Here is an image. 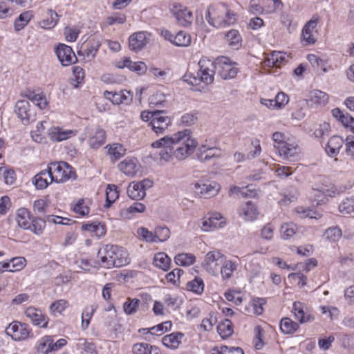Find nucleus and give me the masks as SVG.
Listing matches in <instances>:
<instances>
[{
    "label": "nucleus",
    "mask_w": 354,
    "mask_h": 354,
    "mask_svg": "<svg viewBox=\"0 0 354 354\" xmlns=\"http://www.w3.org/2000/svg\"><path fill=\"white\" fill-rule=\"evenodd\" d=\"M196 142L191 138V131L185 129L178 131L171 136H164L151 144L152 147L165 146L174 148V156L179 160H185L194 153Z\"/></svg>",
    "instance_id": "obj_1"
},
{
    "label": "nucleus",
    "mask_w": 354,
    "mask_h": 354,
    "mask_svg": "<svg viewBox=\"0 0 354 354\" xmlns=\"http://www.w3.org/2000/svg\"><path fill=\"white\" fill-rule=\"evenodd\" d=\"M205 19L217 28L228 27L236 21V14L224 3L210 7L205 13Z\"/></svg>",
    "instance_id": "obj_2"
},
{
    "label": "nucleus",
    "mask_w": 354,
    "mask_h": 354,
    "mask_svg": "<svg viewBox=\"0 0 354 354\" xmlns=\"http://www.w3.org/2000/svg\"><path fill=\"white\" fill-rule=\"evenodd\" d=\"M198 66L197 76L189 77L188 79V75L185 74L183 76L184 81L192 85H197L200 82L211 84L214 81V75L216 70V63L207 57H202L198 62Z\"/></svg>",
    "instance_id": "obj_3"
},
{
    "label": "nucleus",
    "mask_w": 354,
    "mask_h": 354,
    "mask_svg": "<svg viewBox=\"0 0 354 354\" xmlns=\"http://www.w3.org/2000/svg\"><path fill=\"white\" fill-rule=\"evenodd\" d=\"M121 252L120 248L114 245H106L100 249L97 257L101 261L102 266L110 269L125 265L127 259L122 257Z\"/></svg>",
    "instance_id": "obj_4"
},
{
    "label": "nucleus",
    "mask_w": 354,
    "mask_h": 354,
    "mask_svg": "<svg viewBox=\"0 0 354 354\" xmlns=\"http://www.w3.org/2000/svg\"><path fill=\"white\" fill-rule=\"evenodd\" d=\"M47 169L53 182L64 183L77 177L73 168L66 162H51Z\"/></svg>",
    "instance_id": "obj_5"
},
{
    "label": "nucleus",
    "mask_w": 354,
    "mask_h": 354,
    "mask_svg": "<svg viewBox=\"0 0 354 354\" xmlns=\"http://www.w3.org/2000/svg\"><path fill=\"white\" fill-rule=\"evenodd\" d=\"M225 259V257L218 250L207 253L203 263V268L210 274L216 275Z\"/></svg>",
    "instance_id": "obj_6"
},
{
    "label": "nucleus",
    "mask_w": 354,
    "mask_h": 354,
    "mask_svg": "<svg viewBox=\"0 0 354 354\" xmlns=\"http://www.w3.org/2000/svg\"><path fill=\"white\" fill-rule=\"evenodd\" d=\"M337 192V189L334 185H320L313 187L309 193V198L317 205H321L326 202L327 197H333Z\"/></svg>",
    "instance_id": "obj_7"
},
{
    "label": "nucleus",
    "mask_w": 354,
    "mask_h": 354,
    "mask_svg": "<svg viewBox=\"0 0 354 354\" xmlns=\"http://www.w3.org/2000/svg\"><path fill=\"white\" fill-rule=\"evenodd\" d=\"M15 113L18 118L25 125L30 124L35 120V113L30 109V105L27 100H19L15 104Z\"/></svg>",
    "instance_id": "obj_8"
},
{
    "label": "nucleus",
    "mask_w": 354,
    "mask_h": 354,
    "mask_svg": "<svg viewBox=\"0 0 354 354\" xmlns=\"http://www.w3.org/2000/svg\"><path fill=\"white\" fill-rule=\"evenodd\" d=\"M216 70L223 80L232 79L236 77L238 69L231 62L229 58L222 57L216 62Z\"/></svg>",
    "instance_id": "obj_9"
},
{
    "label": "nucleus",
    "mask_w": 354,
    "mask_h": 354,
    "mask_svg": "<svg viewBox=\"0 0 354 354\" xmlns=\"http://www.w3.org/2000/svg\"><path fill=\"white\" fill-rule=\"evenodd\" d=\"M223 156V151L218 147H209L203 144L196 152L197 158L202 162L210 161L214 158H220Z\"/></svg>",
    "instance_id": "obj_10"
},
{
    "label": "nucleus",
    "mask_w": 354,
    "mask_h": 354,
    "mask_svg": "<svg viewBox=\"0 0 354 354\" xmlns=\"http://www.w3.org/2000/svg\"><path fill=\"white\" fill-rule=\"evenodd\" d=\"M55 53L60 63L64 66L75 64L77 60L72 48L66 44H59L57 47Z\"/></svg>",
    "instance_id": "obj_11"
},
{
    "label": "nucleus",
    "mask_w": 354,
    "mask_h": 354,
    "mask_svg": "<svg viewBox=\"0 0 354 354\" xmlns=\"http://www.w3.org/2000/svg\"><path fill=\"white\" fill-rule=\"evenodd\" d=\"M164 113V111H160V115L155 116V118H153V120L149 123V126L157 136L164 134L171 124L170 118L165 115Z\"/></svg>",
    "instance_id": "obj_12"
},
{
    "label": "nucleus",
    "mask_w": 354,
    "mask_h": 354,
    "mask_svg": "<svg viewBox=\"0 0 354 354\" xmlns=\"http://www.w3.org/2000/svg\"><path fill=\"white\" fill-rule=\"evenodd\" d=\"M319 22V17L314 15L303 28L301 36L306 44H313L316 41L313 32Z\"/></svg>",
    "instance_id": "obj_13"
},
{
    "label": "nucleus",
    "mask_w": 354,
    "mask_h": 354,
    "mask_svg": "<svg viewBox=\"0 0 354 354\" xmlns=\"http://www.w3.org/2000/svg\"><path fill=\"white\" fill-rule=\"evenodd\" d=\"M118 167L120 171L130 176H134L140 168L138 160L135 158H125Z\"/></svg>",
    "instance_id": "obj_14"
},
{
    "label": "nucleus",
    "mask_w": 354,
    "mask_h": 354,
    "mask_svg": "<svg viewBox=\"0 0 354 354\" xmlns=\"http://www.w3.org/2000/svg\"><path fill=\"white\" fill-rule=\"evenodd\" d=\"M150 35L147 32L133 33L129 37V47L134 51L141 50L149 41Z\"/></svg>",
    "instance_id": "obj_15"
},
{
    "label": "nucleus",
    "mask_w": 354,
    "mask_h": 354,
    "mask_svg": "<svg viewBox=\"0 0 354 354\" xmlns=\"http://www.w3.org/2000/svg\"><path fill=\"white\" fill-rule=\"evenodd\" d=\"M26 315L29 317L35 325L45 328L48 324V318L39 309L29 307L25 311Z\"/></svg>",
    "instance_id": "obj_16"
},
{
    "label": "nucleus",
    "mask_w": 354,
    "mask_h": 354,
    "mask_svg": "<svg viewBox=\"0 0 354 354\" xmlns=\"http://www.w3.org/2000/svg\"><path fill=\"white\" fill-rule=\"evenodd\" d=\"M221 218V214L217 212L208 218H203L201 220L199 224L201 230L204 232H208L220 227L221 223H218V221Z\"/></svg>",
    "instance_id": "obj_17"
},
{
    "label": "nucleus",
    "mask_w": 354,
    "mask_h": 354,
    "mask_svg": "<svg viewBox=\"0 0 354 354\" xmlns=\"http://www.w3.org/2000/svg\"><path fill=\"white\" fill-rule=\"evenodd\" d=\"M118 67L120 68L127 67L129 70L135 71L139 75L145 73L147 71V66L144 62H133L129 57H125L122 64H118Z\"/></svg>",
    "instance_id": "obj_18"
},
{
    "label": "nucleus",
    "mask_w": 354,
    "mask_h": 354,
    "mask_svg": "<svg viewBox=\"0 0 354 354\" xmlns=\"http://www.w3.org/2000/svg\"><path fill=\"white\" fill-rule=\"evenodd\" d=\"M345 140L342 137L334 136L331 137L326 145V151L331 156H336L344 144Z\"/></svg>",
    "instance_id": "obj_19"
},
{
    "label": "nucleus",
    "mask_w": 354,
    "mask_h": 354,
    "mask_svg": "<svg viewBox=\"0 0 354 354\" xmlns=\"http://www.w3.org/2000/svg\"><path fill=\"white\" fill-rule=\"evenodd\" d=\"M52 182L48 169L40 171L32 179V183L39 189L46 188L48 184Z\"/></svg>",
    "instance_id": "obj_20"
},
{
    "label": "nucleus",
    "mask_w": 354,
    "mask_h": 354,
    "mask_svg": "<svg viewBox=\"0 0 354 354\" xmlns=\"http://www.w3.org/2000/svg\"><path fill=\"white\" fill-rule=\"evenodd\" d=\"M105 131L102 129L97 128L94 133L90 136L88 139V143L91 148L97 149L105 142Z\"/></svg>",
    "instance_id": "obj_21"
},
{
    "label": "nucleus",
    "mask_w": 354,
    "mask_h": 354,
    "mask_svg": "<svg viewBox=\"0 0 354 354\" xmlns=\"http://www.w3.org/2000/svg\"><path fill=\"white\" fill-rule=\"evenodd\" d=\"M258 214L256 205L252 202H247L240 209L241 216L246 221L254 220Z\"/></svg>",
    "instance_id": "obj_22"
},
{
    "label": "nucleus",
    "mask_w": 354,
    "mask_h": 354,
    "mask_svg": "<svg viewBox=\"0 0 354 354\" xmlns=\"http://www.w3.org/2000/svg\"><path fill=\"white\" fill-rule=\"evenodd\" d=\"M279 155L284 159L290 160L297 153V147L287 142H281L279 145H274Z\"/></svg>",
    "instance_id": "obj_23"
},
{
    "label": "nucleus",
    "mask_w": 354,
    "mask_h": 354,
    "mask_svg": "<svg viewBox=\"0 0 354 354\" xmlns=\"http://www.w3.org/2000/svg\"><path fill=\"white\" fill-rule=\"evenodd\" d=\"M328 100V95L319 90H313L309 94L308 105L313 106V104L321 105L327 103Z\"/></svg>",
    "instance_id": "obj_24"
},
{
    "label": "nucleus",
    "mask_w": 354,
    "mask_h": 354,
    "mask_svg": "<svg viewBox=\"0 0 354 354\" xmlns=\"http://www.w3.org/2000/svg\"><path fill=\"white\" fill-rule=\"evenodd\" d=\"M183 336L184 333H169L162 337V344L171 349L177 348Z\"/></svg>",
    "instance_id": "obj_25"
},
{
    "label": "nucleus",
    "mask_w": 354,
    "mask_h": 354,
    "mask_svg": "<svg viewBox=\"0 0 354 354\" xmlns=\"http://www.w3.org/2000/svg\"><path fill=\"white\" fill-rule=\"evenodd\" d=\"M17 222L18 225L25 230H28L31 227L30 224V214L26 208H20L17 211Z\"/></svg>",
    "instance_id": "obj_26"
},
{
    "label": "nucleus",
    "mask_w": 354,
    "mask_h": 354,
    "mask_svg": "<svg viewBox=\"0 0 354 354\" xmlns=\"http://www.w3.org/2000/svg\"><path fill=\"white\" fill-rule=\"evenodd\" d=\"M225 41L233 49H239L241 46L242 37L239 31L234 29L230 30L225 34Z\"/></svg>",
    "instance_id": "obj_27"
},
{
    "label": "nucleus",
    "mask_w": 354,
    "mask_h": 354,
    "mask_svg": "<svg viewBox=\"0 0 354 354\" xmlns=\"http://www.w3.org/2000/svg\"><path fill=\"white\" fill-rule=\"evenodd\" d=\"M146 207L142 203L135 202L126 209L120 211V214L125 218H131L136 213H142L145 211Z\"/></svg>",
    "instance_id": "obj_28"
},
{
    "label": "nucleus",
    "mask_w": 354,
    "mask_h": 354,
    "mask_svg": "<svg viewBox=\"0 0 354 354\" xmlns=\"http://www.w3.org/2000/svg\"><path fill=\"white\" fill-rule=\"evenodd\" d=\"M77 131L76 130H64L62 128H55L51 131V138L58 142L63 141L75 136Z\"/></svg>",
    "instance_id": "obj_29"
},
{
    "label": "nucleus",
    "mask_w": 354,
    "mask_h": 354,
    "mask_svg": "<svg viewBox=\"0 0 354 354\" xmlns=\"http://www.w3.org/2000/svg\"><path fill=\"white\" fill-rule=\"evenodd\" d=\"M292 311L295 317L299 321L301 324L310 322L314 319L313 315L306 314L302 307L301 304L299 302H295L293 304Z\"/></svg>",
    "instance_id": "obj_30"
},
{
    "label": "nucleus",
    "mask_w": 354,
    "mask_h": 354,
    "mask_svg": "<svg viewBox=\"0 0 354 354\" xmlns=\"http://www.w3.org/2000/svg\"><path fill=\"white\" fill-rule=\"evenodd\" d=\"M286 62L285 55L281 52H273L265 61L268 67L279 68Z\"/></svg>",
    "instance_id": "obj_31"
},
{
    "label": "nucleus",
    "mask_w": 354,
    "mask_h": 354,
    "mask_svg": "<svg viewBox=\"0 0 354 354\" xmlns=\"http://www.w3.org/2000/svg\"><path fill=\"white\" fill-rule=\"evenodd\" d=\"M237 264L230 260H224L220 272L223 279H228L232 277L233 272L236 270Z\"/></svg>",
    "instance_id": "obj_32"
},
{
    "label": "nucleus",
    "mask_w": 354,
    "mask_h": 354,
    "mask_svg": "<svg viewBox=\"0 0 354 354\" xmlns=\"http://www.w3.org/2000/svg\"><path fill=\"white\" fill-rule=\"evenodd\" d=\"M133 351L135 354H159L160 349L156 346L141 343L134 344Z\"/></svg>",
    "instance_id": "obj_33"
},
{
    "label": "nucleus",
    "mask_w": 354,
    "mask_h": 354,
    "mask_svg": "<svg viewBox=\"0 0 354 354\" xmlns=\"http://www.w3.org/2000/svg\"><path fill=\"white\" fill-rule=\"evenodd\" d=\"M175 15L176 20L181 26H187L192 24V13L187 8L178 10Z\"/></svg>",
    "instance_id": "obj_34"
},
{
    "label": "nucleus",
    "mask_w": 354,
    "mask_h": 354,
    "mask_svg": "<svg viewBox=\"0 0 354 354\" xmlns=\"http://www.w3.org/2000/svg\"><path fill=\"white\" fill-rule=\"evenodd\" d=\"M128 196L133 200H141L146 196V192L142 191L137 182H132L127 189Z\"/></svg>",
    "instance_id": "obj_35"
},
{
    "label": "nucleus",
    "mask_w": 354,
    "mask_h": 354,
    "mask_svg": "<svg viewBox=\"0 0 354 354\" xmlns=\"http://www.w3.org/2000/svg\"><path fill=\"white\" fill-rule=\"evenodd\" d=\"M125 153L126 149L124 147L118 143H114L112 145H110L108 149V154L112 161L118 160L120 158L124 156Z\"/></svg>",
    "instance_id": "obj_36"
},
{
    "label": "nucleus",
    "mask_w": 354,
    "mask_h": 354,
    "mask_svg": "<svg viewBox=\"0 0 354 354\" xmlns=\"http://www.w3.org/2000/svg\"><path fill=\"white\" fill-rule=\"evenodd\" d=\"M170 261V258L165 252H158L153 258V265L163 270L169 269Z\"/></svg>",
    "instance_id": "obj_37"
},
{
    "label": "nucleus",
    "mask_w": 354,
    "mask_h": 354,
    "mask_svg": "<svg viewBox=\"0 0 354 354\" xmlns=\"http://www.w3.org/2000/svg\"><path fill=\"white\" fill-rule=\"evenodd\" d=\"M33 17L32 12L31 11H25L22 12L18 18L15 21L14 26L17 31L22 30Z\"/></svg>",
    "instance_id": "obj_38"
},
{
    "label": "nucleus",
    "mask_w": 354,
    "mask_h": 354,
    "mask_svg": "<svg viewBox=\"0 0 354 354\" xmlns=\"http://www.w3.org/2000/svg\"><path fill=\"white\" fill-rule=\"evenodd\" d=\"M119 193L117 190V186L109 184L106 189V207H109L118 198Z\"/></svg>",
    "instance_id": "obj_39"
},
{
    "label": "nucleus",
    "mask_w": 354,
    "mask_h": 354,
    "mask_svg": "<svg viewBox=\"0 0 354 354\" xmlns=\"http://www.w3.org/2000/svg\"><path fill=\"white\" fill-rule=\"evenodd\" d=\"M192 41L191 36L184 31H179L174 38L172 44L177 46H188Z\"/></svg>",
    "instance_id": "obj_40"
},
{
    "label": "nucleus",
    "mask_w": 354,
    "mask_h": 354,
    "mask_svg": "<svg viewBox=\"0 0 354 354\" xmlns=\"http://www.w3.org/2000/svg\"><path fill=\"white\" fill-rule=\"evenodd\" d=\"M48 18L43 19L39 22V26L42 28H52L57 24L58 21V15L56 13V12L52 10H48Z\"/></svg>",
    "instance_id": "obj_41"
},
{
    "label": "nucleus",
    "mask_w": 354,
    "mask_h": 354,
    "mask_svg": "<svg viewBox=\"0 0 354 354\" xmlns=\"http://www.w3.org/2000/svg\"><path fill=\"white\" fill-rule=\"evenodd\" d=\"M97 308V306L96 304H92L85 308V310L82 315V328L83 330L86 329L88 327L90 323V319H91Z\"/></svg>",
    "instance_id": "obj_42"
},
{
    "label": "nucleus",
    "mask_w": 354,
    "mask_h": 354,
    "mask_svg": "<svg viewBox=\"0 0 354 354\" xmlns=\"http://www.w3.org/2000/svg\"><path fill=\"white\" fill-rule=\"evenodd\" d=\"M53 339L50 336H46L39 342L37 351L39 354H48L53 351L52 343Z\"/></svg>",
    "instance_id": "obj_43"
},
{
    "label": "nucleus",
    "mask_w": 354,
    "mask_h": 354,
    "mask_svg": "<svg viewBox=\"0 0 354 354\" xmlns=\"http://www.w3.org/2000/svg\"><path fill=\"white\" fill-rule=\"evenodd\" d=\"M140 301L137 298L131 299L127 298V301L123 304V309L127 315L134 314L140 305Z\"/></svg>",
    "instance_id": "obj_44"
},
{
    "label": "nucleus",
    "mask_w": 354,
    "mask_h": 354,
    "mask_svg": "<svg viewBox=\"0 0 354 354\" xmlns=\"http://www.w3.org/2000/svg\"><path fill=\"white\" fill-rule=\"evenodd\" d=\"M195 259V257L192 254L182 253L176 255L174 260L178 266H189L194 264Z\"/></svg>",
    "instance_id": "obj_45"
},
{
    "label": "nucleus",
    "mask_w": 354,
    "mask_h": 354,
    "mask_svg": "<svg viewBox=\"0 0 354 354\" xmlns=\"http://www.w3.org/2000/svg\"><path fill=\"white\" fill-rule=\"evenodd\" d=\"M339 212L343 214L354 213V197L346 198L339 205Z\"/></svg>",
    "instance_id": "obj_46"
},
{
    "label": "nucleus",
    "mask_w": 354,
    "mask_h": 354,
    "mask_svg": "<svg viewBox=\"0 0 354 354\" xmlns=\"http://www.w3.org/2000/svg\"><path fill=\"white\" fill-rule=\"evenodd\" d=\"M187 288L196 294L201 295L204 290V283L201 278L196 277L187 283Z\"/></svg>",
    "instance_id": "obj_47"
},
{
    "label": "nucleus",
    "mask_w": 354,
    "mask_h": 354,
    "mask_svg": "<svg viewBox=\"0 0 354 354\" xmlns=\"http://www.w3.org/2000/svg\"><path fill=\"white\" fill-rule=\"evenodd\" d=\"M298 227L293 223H284L281 226V234L284 239L292 237L297 232Z\"/></svg>",
    "instance_id": "obj_48"
},
{
    "label": "nucleus",
    "mask_w": 354,
    "mask_h": 354,
    "mask_svg": "<svg viewBox=\"0 0 354 354\" xmlns=\"http://www.w3.org/2000/svg\"><path fill=\"white\" fill-rule=\"evenodd\" d=\"M280 328L281 332H295L298 330L299 325L290 318L285 317L281 320Z\"/></svg>",
    "instance_id": "obj_49"
},
{
    "label": "nucleus",
    "mask_w": 354,
    "mask_h": 354,
    "mask_svg": "<svg viewBox=\"0 0 354 354\" xmlns=\"http://www.w3.org/2000/svg\"><path fill=\"white\" fill-rule=\"evenodd\" d=\"M82 229L87 231L94 232L98 236H102L106 233V227L104 224L95 223H87L82 225Z\"/></svg>",
    "instance_id": "obj_50"
},
{
    "label": "nucleus",
    "mask_w": 354,
    "mask_h": 354,
    "mask_svg": "<svg viewBox=\"0 0 354 354\" xmlns=\"http://www.w3.org/2000/svg\"><path fill=\"white\" fill-rule=\"evenodd\" d=\"M195 188L201 189V194L205 198L213 196L218 192V189H216L215 187L212 185L203 184L201 185L198 183H196Z\"/></svg>",
    "instance_id": "obj_51"
},
{
    "label": "nucleus",
    "mask_w": 354,
    "mask_h": 354,
    "mask_svg": "<svg viewBox=\"0 0 354 354\" xmlns=\"http://www.w3.org/2000/svg\"><path fill=\"white\" fill-rule=\"evenodd\" d=\"M0 179H3L7 185L13 184L15 180L14 171L11 169L0 167Z\"/></svg>",
    "instance_id": "obj_52"
},
{
    "label": "nucleus",
    "mask_w": 354,
    "mask_h": 354,
    "mask_svg": "<svg viewBox=\"0 0 354 354\" xmlns=\"http://www.w3.org/2000/svg\"><path fill=\"white\" fill-rule=\"evenodd\" d=\"M100 46V43L97 41L90 44V41L84 44V49L83 50V55H86L88 58H93Z\"/></svg>",
    "instance_id": "obj_53"
},
{
    "label": "nucleus",
    "mask_w": 354,
    "mask_h": 354,
    "mask_svg": "<svg viewBox=\"0 0 354 354\" xmlns=\"http://www.w3.org/2000/svg\"><path fill=\"white\" fill-rule=\"evenodd\" d=\"M198 120L197 112H189L182 115L180 122L185 126L190 127L195 124Z\"/></svg>",
    "instance_id": "obj_54"
},
{
    "label": "nucleus",
    "mask_w": 354,
    "mask_h": 354,
    "mask_svg": "<svg viewBox=\"0 0 354 354\" xmlns=\"http://www.w3.org/2000/svg\"><path fill=\"white\" fill-rule=\"evenodd\" d=\"M31 227L29 228L36 234H41L46 227V221L41 218H36L30 223Z\"/></svg>",
    "instance_id": "obj_55"
},
{
    "label": "nucleus",
    "mask_w": 354,
    "mask_h": 354,
    "mask_svg": "<svg viewBox=\"0 0 354 354\" xmlns=\"http://www.w3.org/2000/svg\"><path fill=\"white\" fill-rule=\"evenodd\" d=\"M68 301L65 299H59L54 301L50 306V310L53 314H61L68 306Z\"/></svg>",
    "instance_id": "obj_56"
},
{
    "label": "nucleus",
    "mask_w": 354,
    "mask_h": 354,
    "mask_svg": "<svg viewBox=\"0 0 354 354\" xmlns=\"http://www.w3.org/2000/svg\"><path fill=\"white\" fill-rule=\"evenodd\" d=\"M137 234L147 242H157L155 232L153 233L145 227H142L138 228L137 230Z\"/></svg>",
    "instance_id": "obj_57"
},
{
    "label": "nucleus",
    "mask_w": 354,
    "mask_h": 354,
    "mask_svg": "<svg viewBox=\"0 0 354 354\" xmlns=\"http://www.w3.org/2000/svg\"><path fill=\"white\" fill-rule=\"evenodd\" d=\"M77 345L88 354H96L95 346L92 342H88L84 339H79Z\"/></svg>",
    "instance_id": "obj_58"
},
{
    "label": "nucleus",
    "mask_w": 354,
    "mask_h": 354,
    "mask_svg": "<svg viewBox=\"0 0 354 354\" xmlns=\"http://www.w3.org/2000/svg\"><path fill=\"white\" fill-rule=\"evenodd\" d=\"M324 236L327 239L331 241H337L341 237L342 231L337 226L331 227L326 230Z\"/></svg>",
    "instance_id": "obj_59"
},
{
    "label": "nucleus",
    "mask_w": 354,
    "mask_h": 354,
    "mask_svg": "<svg viewBox=\"0 0 354 354\" xmlns=\"http://www.w3.org/2000/svg\"><path fill=\"white\" fill-rule=\"evenodd\" d=\"M333 116L338 120L344 126L348 124V120H352V116L348 113H343L338 108L332 110Z\"/></svg>",
    "instance_id": "obj_60"
},
{
    "label": "nucleus",
    "mask_w": 354,
    "mask_h": 354,
    "mask_svg": "<svg viewBox=\"0 0 354 354\" xmlns=\"http://www.w3.org/2000/svg\"><path fill=\"white\" fill-rule=\"evenodd\" d=\"M155 234L157 241H165L169 237L170 231L167 227H158L155 229Z\"/></svg>",
    "instance_id": "obj_61"
},
{
    "label": "nucleus",
    "mask_w": 354,
    "mask_h": 354,
    "mask_svg": "<svg viewBox=\"0 0 354 354\" xmlns=\"http://www.w3.org/2000/svg\"><path fill=\"white\" fill-rule=\"evenodd\" d=\"M345 153L354 160V137L347 136L344 142Z\"/></svg>",
    "instance_id": "obj_62"
},
{
    "label": "nucleus",
    "mask_w": 354,
    "mask_h": 354,
    "mask_svg": "<svg viewBox=\"0 0 354 354\" xmlns=\"http://www.w3.org/2000/svg\"><path fill=\"white\" fill-rule=\"evenodd\" d=\"M26 259L24 257H15L10 260L12 268L10 269V272H15L21 270L25 266Z\"/></svg>",
    "instance_id": "obj_63"
},
{
    "label": "nucleus",
    "mask_w": 354,
    "mask_h": 354,
    "mask_svg": "<svg viewBox=\"0 0 354 354\" xmlns=\"http://www.w3.org/2000/svg\"><path fill=\"white\" fill-rule=\"evenodd\" d=\"M47 207L48 204L44 200L39 199L34 202L33 211L36 214L43 215L45 214Z\"/></svg>",
    "instance_id": "obj_64"
}]
</instances>
